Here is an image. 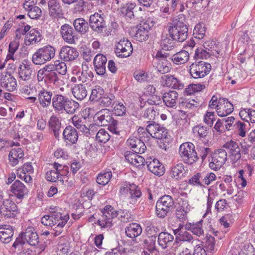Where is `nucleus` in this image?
<instances>
[{
	"mask_svg": "<svg viewBox=\"0 0 255 255\" xmlns=\"http://www.w3.org/2000/svg\"><path fill=\"white\" fill-rule=\"evenodd\" d=\"M97 125L100 126H109L111 124H117L118 121L114 120L111 115L109 110L102 109L97 112L94 117Z\"/></svg>",
	"mask_w": 255,
	"mask_h": 255,
	"instance_id": "9b49d317",
	"label": "nucleus"
},
{
	"mask_svg": "<svg viewBox=\"0 0 255 255\" xmlns=\"http://www.w3.org/2000/svg\"><path fill=\"white\" fill-rule=\"evenodd\" d=\"M21 235L25 242L30 246H35L39 243V237L33 228H27L24 232L21 233Z\"/></svg>",
	"mask_w": 255,
	"mask_h": 255,
	"instance_id": "393cba45",
	"label": "nucleus"
},
{
	"mask_svg": "<svg viewBox=\"0 0 255 255\" xmlns=\"http://www.w3.org/2000/svg\"><path fill=\"white\" fill-rule=\"evenodd\" d=\"M155 64L157 71L162 74L167 73L170 71L171 64L168 60L155 62Z\"/></svg>",
	"mask_w": 255,
	"mask_h": 255,
	"instance_id": "13d9d810",
	"label": "nucleus"
},
{
	"mask_svg": "<svg viewBox=\"0 0 255 255\" xmlns=\"http://www.w3.org/2000/svg\"><path fill=\"white\" fill-rule=\"evenodd\" d=\"M115 53L119 57H129L132 53L133 48L131 42L127 38L120 40L116 45Z\"/></svg>",
	"mask_w": 255,
	"mask_h": 255,
	"instance_id": "ddd939ff",
	"label": "nucleus"
},
{
	"mask_svg": "<svg viewBox=\"0 0 255 255\" xmlns=\"http://www.w3.org/2000/svg\"><path fill=\"white\" fill-rule=\"evenodd\" d=\"M115 97L112 94H104L103 97L98 101L103 107H108L111 105H114L115 103Z\"/></svg>",
	"mask_w": 255,
	"mask_h": 255,
	"instance_id": "052dcab7",
	"label": "nucleus"
},
{
	"mask_svg": "<svg viewBox=\"0 0 255 255\" xmlns=\"http://www.w3.org/2000/svg\"><path fill=\"white\" fill-rule=\"evenodd\" d=\"M175 208L173 198L168 195L160 197L156 202L155 211L157 216L164 218L168 214L171 213Z\"/></svg>",
	"mask_w": 255,
	"mask_h": 255,
	"instance_id": "7ed1b4c3",
	"label": "nucleus"
},
{
	"mask_svg": "<svg viewBox=\"0 0 255 255\" xmlns=\"http://www.w3.org/2000/svg\"><path fill=\"white\" fill-rule=\"evenodd\" d=\"M72 93L77 100L81 101L87 96L88 91L86 86L83 84H77L72 89Z\"/></svg>",
	"mask_w": 255,
	"mask_h": 255,
	"instance_id": "a19ab883",
	"label": "nucleus"
},
{
	"mask_svg": "<svg viewBox=\"0 0 255 255\" xmlns=\"http://www.w3.org/2000/svg\"><path fill=\"white\" fill-rule=\"evenodd\" d=\"M149 123L147 126V132L153 138L156 139L166 138L167 136V130L163 127L154 122H148Z\"/></svg>",
	"mask_w": 255,
	"mask_h": 255,
	"instance_id": "4468645a",
	"label": "nucleus"
},
{
	"mask_svg": "<svg viewBox=\"0 0 255 255\" xmlns=\"http://www.w3.org/2000/svg\"><path fill=\"white\" fill-rule=\"evenodd\" d=\"M135 7L134 3H127L121 7L120 11L124 16L131 19L134 17L133 9Z\"/></svg>",
	"mask_w": 255,
	"mask_h": 255,
	"instance_id": "09e8293b",
	"label": "nucleus"
},
{
	"mask_svg": "<svg viewBox=\"0 0 255 255\" xmlns=\"http://www.w3.org/2000/svg\"><path fill=\"white\" fill-rule=\"evenodd\" d=\"M78 55L77 50L69 46H63L59 51L60 58L64 62L73 61L78 57Z\"/></svg>",
	"mask_w": 255,
	"mask_h": 255,
	"instance_id": "f3484780",
	"label": "nucleus"
},
{
	"mask_svg": "<svg viewBox=\"0 0 255 255\" xmlns=\"http://www.w3.org/2000/svg\"><path fill=\"white\" fill-rule=\"evenodd\" d=\"M134 35L135 39L140 42L146 40L149 37V31L150 27L149 24L146 22H144L142 24L138 26Z\"/></svg>",
	"mask_w": 255,
	"mask_h": 255,
	"instance_id": "c85d7f7f",
	"label": "nucleus"
},
{
	"mask_svg": "<svg viewBox=\"0 0 255 255\" xmlns=\"http://www.w3.org/2000/svg\"><path fill=\"white\" fill-rule=\"evenodd\" d=\"M138 153L127 151L125 157L126 159L132 165L139 166L144 165L145 159L141 156L137 154Z\"/></svg>",
	"mask_w": 255,
	"mask_h": 255,
	"instance_id": "72a5a7b5",
	"label": "nucleus"
},
{
	"mask_svg": "<svg viewBox=\"0 0 255 255\" xmlns=\"http://www.w3.org/2000/svg\"><path fill=\"white\" fill-rule=\"evenodd\" d=\"M48 126L49 129L53 132L55 137L58 138L61 128V123L59 118L56 116H51L48 121Z\"/></svg>",
	"mask_w": 255,
	"mask_h": 255,
	"instance_id": "f704fd0d",
	"label": "nucleus"
},
{
	"mask_svg": "<svg viewBox=\"0 0 255 255\" xmlns=\"http://www.w3.org/2000/svg\"><path fill=\"white\" fill-rule=\"evenodd\" d=\"M156 237L154 235L147 236V238L143 241V243L146 250H148L149 252H157L156 250Z\"/></svg>",
	"mask_w": 255,
	"mask_h": 255,
	"instance_id": "603ef678",
	"label": "nucleus"
},
{
	"mask_svg": "<svg viewBox=\"0 0 255 255\" xmlns=\"http://www.w3.org/2000/svg\"><path fill=\"white\" fill-rule=\"evenodd\" d=\"M129 198L132 202L137 201L141 195V192L139 187L134 184L129 185Z\"/></svg>",
	"mask_w": 255,
	"mask_h": 255,
	"instance_id": "5fc2aeb1",
	"label": "nucleus"
},
{
	"mask_svg": "<svg viewBox=\"0 0 255 255\" xmlns=\"http://www.w3.org/2000/svg\"><path fill=\"white\" fill-rule=\"evenodd\" d=\"M69 172L68 166L55 162L53 164V169L46 173L45 178L48 181L55 182L59 181L63 184L64 181L63 177L66 176Z\"/></svg>",
	"mask_w": 255,
	"mask_h": 255,
	"instance_id": "39448f33",
	"label": "nucleus"
},
{
	"mask_svg": "<svg viewBox=\"0 0 255 255\" xmlns=\"http://www.w3.org/2000/svg\"><path fill=\"white\" fill-rule=\"evenodd\" d=\"M10 191L14 197L19 200L22 199L28 192L25 185L18 180H15L11 184Z\"/></svg>",
	"mask_w": 255,
	"mask_h": 255,
	"instance_id": "6ab92c4d",
	"label": "nucleus"
},
{
	"mask_svg": "<svg viewBox=\"0 0 255 255\" xmlns=\"http://www.w3.org/2000/svg\"><path fill=\"white\" fill-rule=\"evenodd\" d=\"M158 115V112H157L153 107H150L147 108L144 112L143 117L149 120V122H153L155 117Z\"/></svg>",
	"mask_w": 255,
	"mask_h": 255,
	"instance_id": "69168bd1",
	"label": "nucleus"
},
{
	"mask_svg": "<svg viewBox=\"0 0 255 255\" xmlns=\"http://www.w3.org/2000/svg\"><path fill=\"white\" fill-rule=\"evenodd\" d=\"M104 94L105 91L103 88L99 86H96L91 91L90 99L91 101L98 102Z\"/></svg>",
	"mask_w": 255,
	"mask_h": 255,
	"instance_id": "4d7b16f0",
	"label": "nucleus"
},
{
	"mask_svg": "<svg viewBox=\"0 0 255 255\" xmlns=\"http://www.w3.org/2000/svg\"><path fill=\"white\" fill-rule=\"evenodd\" d=\"M28 10V15L31 19H38L41 15L42 10L38 6H33Z\"/></svg>",
	"mask_w": 255,
	"mask_h": 255,
	"instance_id": "338daca9",
	"label": "nucleus"
},
{
	"mask_svg": "<svg viewBox=\"0 0 255 255\" xmlns=\"http://www.w3.org/2000/svg\"><path fill=\"white\" fill-rule=\"evenodd\" d=\"M232 130H234L240 136L244 137L246 136L247 131V124L243 122L237 121L234 125Z\"/></svg>",
	"mask_w": 255,
	"mask_h": 255,
	"instance_id": "864d4df0",
	"label": "nucleus"
},
{
	"mask_svg": "<svg viewBox=\"0 0 255 255\" xmlns=\"http://www.w3.org/2000/svg\"><path fill=\"white\" fill-rule=\"evenodd\" d=\"M102 215L98 219L97 223L102 228H110L113 226V219L118 217L119 220L124 223L132 221L130 213L127 210L116 211L111 205H106L101 210Z\"/></svg>",
	"mask_w": 255,
	"mask_h": 255,
	"instance_id": "f257e3e1",
	"label": "nucleus"
},
{
	"mask_svg": "<svg viewBox=\"0 0 255 255\" xmlns=\"http://www.w3.org/2000/svg\"><path fill=\"white\" fill-rule=\"evenodd\" d=\"M112 176L111 171L101 172L98 175L96 181L98 184L105 186L109 182Z\"/></svg>",
	"mask_w": 255,
	"mask_h": 255,
	"instance_id": "bf43d9fd",
	"label": "nucleus"
},
{
	"mask_svg": "<svg viewBox=\"0 0 255 255\" xmlns=\"http://www.w3.org/2000/svg\"><path fill=\"white\" fill-rule=\"evenodd\" d=\"M60 33L63 40L69 44L75 43V35L72 27L68 24H64L60 28Z\"/></svg>",
	"mask_w": 255,
	"mask_h": 255,
	"instance_id": "bb28decb",
	"label": "nucleus"
},
{
	"mask_svg": "<svg viewBox=\"0 0 255 255\" xmlns=\"http://www.w3.org/2000/svg\"><path fill=\"white\" fill-rule=\"evenodd\" d=\"M79 108V104L74 100H70L68 98L65 103L64 111L69 114H74Z\"/></svg>",
	"mask_w": 255,
	"mask_h": 255,
	"instance_id": "6e6d98bb",
	"label": "nucleus"
},
{
	"mask_svg": "<svg viewBox=\"0 0 255 255\" xmlns=\"http://www.w3.org/2000/svg\"><path fill=\"white\" fill-rule=\"evenodd\" d=\"M0 85L8 92H13L16 89L17 82L15 78L9 74L1 80Z\"/></svg>",
	"mask_w": 255,
	"mask_h": 255,
	"instance_id": "e433bc0d",
	"label": "nucleus"
},
{
	"mask_svg": "<svg viewBox=\"0 0 255 255\" xmlns=\"http://www.w3.org/2000/svg\"><path fill=\"white\" fill-rule=\"evenodd\" d=\"M241 119L248 122L255 123V110L251 109H244L240 112Z\"/></svg>",
	"mask_w": 255,
	"mask_h": 255,
	"instance_id": "de8ad7c7",
	"label": "nucleus"
},
{
	"mask_svg": "<svg viewBox=\"0 0 255 255\" xmlns=\"http://www.w3.org/2000/svg\"><path fill=\"white\" fill-rule=\"evenodd\" d=\"M50 64L56 72L59 74L60 77L66 74L67 72V66L64 62L57 60L54 61L53 63H50Z\"/></svg>",
	"mask_w": 255,
	"mask_h": 255,
	"instance_id": "8fccbe9b",
	"label": "nucleus"
},
{
	"mask_svg": "<svg viewBox=\"0 0 255 255\" xmlns=\"http://www.w3.org/2000/svg\"><path fill=\"white\" fill-rule=\"evenodd\" d=\"M17 210V206L12 201L6 199L0 206V213L5 219L14 218Z\"/></svg>",
	"mask_w": 255,
	"mask_h": 255,
	"instance_id": "2eb2a0df",
	"label": "nucleus"
},
{
	"mask_svg": "<svg viewBox=\"0 0 255 255\" xmlns=\"http://www.w3.org/2000/svg\"><path fill=\"white\" fill-rule=\"evenodd\" d=\"M189 58V53L185 50H181L172 56L171 60L174 64L180 65L186 63Z\"/></svg>",
	"mask_w": 255,
	"mask_h": 255,
	"instance_id": "c03bdc74",
	"label": "nucleus"
},
{
	"mask_svg": "<svg viewBox=\"0 0 255 255\" xmlns=\"http://www.w3.org/2000/svg\"><path fill=\"white\" fill-rule=\"evenodd\" d=\"M199 106V103L194 100L188 101V100H184L179 103V107L185 110L193 109Z\"/></svg>",
	"mask_w": 255,
	"mask_h": 255,
	"instance_id": "e2e57ef3",
	"label": "nucleus"
},
{
	"mask_svg": "<svg viewBox=\"0 0 255 255\" xmlns=\"http://www.w3.org/2000/svg\"><path fill=\"white\" fill-rule=\"evenodd\" d=\"M50 215L57 226L55 228H63L69 219L68 215L62 216V209L58 207L51 206L49 208Z\"/></svg>",
	"mask_w": 255,
	"mask_h": 255,
	"instance_id": "f8f14e48",
	"label": "nucleus"
},
{
	"mask_svg": "<svg viewBox=\"0 0 255 255\" xmlns=\"http://www.w3.org/2000/svg\"><path fill=\"white\" fill-rule=\"evenodd\" d=\"M174 40L169 34L163 35L160 43L162 49L167 51L172 50L175 45Z\"/></svg>",
	"mask_w": 255,
	"mask_h": 255,
	"instance_id": "49530a36",
	"label": "nucleus"
},
{
	"mask_svg": "<svg viewBox=\"0 0 255 255\" xmlns=\"http://www.w3.org/2000/svg\"><path fill=\"white\" fill-rule=\"evenodd\" d=\"M67 98V97L61 94L54 95L52 100V104L54 110L57 112L63 113Z\"/></svg>",
	"mask_w": 255,
	"mask_h": 255,
	"instance_id": "cd10ccee",
	"label": "nucleus"
},
{
	"mask_svg": "<svg viewBox=\"0 0 255 255\" xmlns=\"http://www.w3.org/2000/svg\"><path fill=\"white\" fill-rule=\"evenodd\" d=\"M203 246L209 253H211L214 251L215 247L214 238L211 235H207Z\"/></svg>",
	"mask_w": 255,
	"mask_h": 255,
	"instance_id": "680f3d73",
	"label": "nucleus"
},
{
	"mask_svg": "<svg viewBox=\"0 0 255 255\" xmlns=\"http://www.w3.org/2000/svg\"><path fill=\"white\" fill-rule=\"evenodd\" d=\"M127 143L130 146L134 152L138 154L144 153L146 149L144 143L139 137L134 136L129 137L127 141Z\"/></svg>",
	"mask_w": 255,
	"mask_h": 255,
	"instance_id": "4be33fe9",
	"label": "nucleus"
},
{
	"mask_svg": "<svg viewBox=\"0 0 255 255\" xmlns=\"http://www.w3.org/2000/svg\"><path fill=\"white\" fill-rule=\"evenodd\" d=\"M216 120V115L214 112L208 110L204 116V122L210 127H212Z\"/></svg>",
	"mask_w": 255,
	"mask_h": 255,
	"instance_id": "774afa93",
	"label": "nucleus"
},
{
	"mask_svg": "<svg viewBox=\"0 0 255 255\" xmlns=\"http://www.w3.org/2000/svg\"><path fill=\"white\" fill-rule=\"evenodd\" d=\"M146 163L148 169L154 174L158 176L164 174V166L158 159L153 158L151 161Z\"/></svg>",
	"mask_w": 255,
	"mask_h": 255,
	"instance_id": "c756f323",
	"label": "nucleus"
},
{
	"mask_svg": "<svg viewBox=\"0 0 255 255\" xmlns=\"http://www.w3.org/2000/svg\"><path fill=\"white\" fill-rule=\"evenodd\" d=\"M110 135L109 133L104 129L99 130L96 136V139L99 142L106 143L109 140Z\"/></svg>",
	"mask_w": 255,
	"mask_h": 255,
	"instance_id": "0e129e2a",
	"label": "nucleus"
},
{
	"mask_svg": "<svg viewBox=\"0 0 255 255\" xmlns=\"http://www.w3.org/2000/svg\"><path fill=\"white\" fill-rule=\"evenodd\" d=\"M209 43L206 42L203 44L205 49L202 48H197L195 51L194 58L198 59H207L211 55H215L217 56L213 51L212 47H209Z\"/></svg>",
	"mask_w": 255,
	"mask_h": 255,
	"instance_id": "2f4dec72",
	"label": "nucleus"
},
{
	"mask_svg": "<svg viewBox=\"0 0 255 255\" xmlns=\"http://www.w3.org/2000/svg\"><path fill=\"white\" fill-rule=\"evenodd\" d=\"M107 57L102 54H98L94 59V66L95 70L98 75L106 77L108 76L106 74Z\"/></svg>",
	"mask_w": 255,
	"mask_h": 255,
	"instance_id": "dca6fc26",
	"label": "nucleus"
},
{
	"mask_svg": "<svg viewBox=\"0 0 255 255\" xmlns=\"http://www.w3.org/2000/svg\"><path fill=\"white\" fill-rule=\"evenodd\" d=\"M52 93L45 89L39 91L37 95V102L41 107L45 108L50 106L52 103Z\"/></svg>",
	"mask_w": 255,
	"mask_h": 255,
	"instance_id": "a878e982",
	"label": "nucleus"
},
{
	"mask_svg": "<svg viewBox=\"0 0 255 255\" xmlns=\"http://www.w3.org/2000/svg\"><path fill=\"white\" fill-rule=\"evenodd\" d=\"M223 147L228 150L229 158L232 164L236 167L241 162V149L238 142L230 140L223 145Z\"/></svg>",
	"mask_w": 255,
	"mask_h": 255,
	"instance_id": "6e6552de",
	"label": "nucleus"
},
{
	"mask_svg": "<svg viewBox=\"0 0 255 255\" xmlns=\"http://www.w3.org/2000/svg\"><path fill=\"white\" fill-rule=\"evenodd\" d=\"M168 29L170 36L175 41L182 42L187 38L188 28L183 22L174 21L168 27Z\"/></svg>",
	"mask_w": 255,
	"mask_h": 255,
	"instance_id": "423d86ee",
	"label": "nucleus"
},
{
	"mask_svg": "<svg viewBox=\"0 0 255 255\" xmlns=\"http://www.w3.org/2000/svg\"><path fill=\"white\" fill-rule=\"evenodd\" d=\"M234 111L233 105L227 98H220L219 105L216 110L218 115L221 117H226Z\"/></svg>",
	"mask_w": 255,
	"mask_h": 255,
	"instance_id": "aec40b11",
	"label": "nucleus"
},
{
	"mask_svg": "<svg viewBox=\"0 0 255 255\" xmlns=\"http://www.w3.org/2000/svg\"><path fill=\"white\" fill-rule=\"evenodd\" d=\"M56 50L54 47L47 45L38 48L32 54V63L37 65H41L50 61L55 56Z\"/></svg>",
	"mask_w": 255,
	"mask_h": 255,
	"instance_id": "f03ea898",
	"label": "nucleus"
},
{
	"mask_svg": "<svg viewBox=\"0 0 255 255\" xmlns=\"http://www.w3.org/2000/svg\"><path fill=\"white\" fill-rule=\"evenodd\" d=\"M75 30L81 34H85L89 30V24L83 18L75 19L73 22Z\"/></svg>",
	"mask_w": 255,
	"mask_h": 255,
	"instance_id": "37998d69",
	"label": "nucleus"
},
{
	"mask_svg": "<svg viewBox=\"0 0 255 255\" xmlns=\"http://www.w3.org/2000/svg\"><path fill=\"white\" fill-rule=\"evenodd\" d=\"M142 231L140 225L135 223H130L125 228V233L127 236L132 241L141 235Z\"/></svg>",
	"mask_w": 255,
	"mask_h": 255,
	"instance_id": "7c9ffc66",
	"label": "nucleus"
},
{
	"mask_svg": "<svg viewBox=\"0 0 255 255\" xmlns=\"http://www.w3.org/2000/svg\"><path fill=\"white\" fill-rule=\"evenodd\" d=\"M14 234V227L7 224L0 225V241L7 244L11 240Z\"/></svg>",
	"mask_w": 255,
	"mask_h": 255,
	"instance_id": "b1692460",
	"label": "nucleus"
},
{
	"mask_svg": "<svg viewBox=\"0 0 255 255\" xmlns=\"http://www.w3.org/2000/svg\"><path fill=\"white\" fill-rule=\"evenodd\" d=\"M173 240V236L167 232H161L158 235L157 243L162 249H165L170 247Z\"/></svg>",
	"mask_w": 255,
	"mask_h": 255,
	"instance_id": "473e14b6",
	"label": "nucleus"
},
{
	"mask_svg": "<svg viewBox=\"0 0 255 255\" xmlns=\"http://www.w3.org/2000/svg\"><path fill=\"white\" fill-rule=\"evenodd\" d=\"M42 35L40 32L35 29H32L26 34L24 43L26 45H30L39 42L41 40Z\"/></svg>",
	"mask_w": 255,
	"mask_h": 255,
	"instance_id": "c9c22d12",
	"label": "nucleus"
},
{
	"mask_svg": "<svg viewBox=\"0 0 255 255\" xmlns=\"http://www.w3.org/2000/svg\"><path fill=\"white\" fill-rule=\"evenodd\" d=\"M178 153L184 163L188 165H192L199 159L195 145L190 142L182 143L179 148Z\"/></svg>",
	"mask_w": 255,
	"mask_h": 255,
	"instance_id": "20e7f679",
	"label": "nucleus"
},
{
	"mask_svg": "<svg viewBox=\"0 0 255 255\" xmlns=\"http://www.w3.org/2000/svg\"><path fill=\"white\" fill-rule=\"evenodd\" d=\"M46 80L45 82L50 84H57L60 79L59 74H57L50 64L45 65Z\"/></svg>",
	"mask_w": 255,
	"mask_h": 255,
	"instance_id": "4c0bfd02",
	"label": "nucleus"
},
{
	"mask_svg": "<svg viewBox=\"0 0 255 255\" xmlns=\"http://www.w3.org/2000/svg\"><path fill=\"white\" fill-rule=\"evenodd\" d=\"M47 5L50 17L57 19L63 17V10L58 0H48Z\"/></svg>",
	"mask_w": 255,
	"mask_h": 255,
	"instance_id": "a211bd4d",
	"label": "nucleus"
},
{
	"mask_svg": "<svg viewBox=\"0 0 255 255\" xmlns=\"http://www.w3.org/2000/svg\"><path fill=\"white\" fill-rule=\"evenodd\" d=\"M32 65L28 61H24L18 68V76L20 80L26 81L31 79Z\"/></svg>",
	"mask_w": 255,
	"mask_h": 255,
	"instance_id": "5701e85b",
	"label": "nucleus"
},
{
	"mask_svg": "<svg viewBox=\"0 0 255 255\" xmlns=\"http://www.w3.org/2000/svg\"><path fill=\"white\" fill-rule=\"evenodd\" d=\"M192 130L195 136L198 137L201 139H206V137L209 133L208 128L203 126H195Z\"/></svg>",
	"mask_w": 255,
	"mask_h": 255,
	"instance_id": "3c124183",
	"label": "nucleus"
},
{
	"mask_svg": "<svg viewBox=\"0 0 255 255\" xmlns=\"http://www.w3.org/2000/svg\"><path fill=\"white\" fill-rule=\"evenodd\" d=\"M62 134L64 142L70 145L76 143L79 137L77 130L71 126H67Z\"/></svg>",
	"mask_w": 255,
	"mask_h": 255,
	"instance_id": "412c9836",
	"label": "nucleus"
},
{
	"mask_svg": "<svg viewBox=\"0 0 255 255\" xmlns=\"http://www.w3.org/2000/svg\"><path fill=\"white\" fill-rule=\"evenodd\" d=\"M211 70L210 63L203 61H195L190 66L189 72L194 79L203 78L207 75Z\"/></svg>",
	"mask_w": 255,
	"mask_h": 255,
	"instance_id": "0eeeda50",
	"label": "nucleus"
},
{
	"mask_svg": "<svg viewBox=\"0 0 255 255\" xmlns=\"http://www.w3.org/2000/svg\"><path fill=\"white\" fill-rule=\"evenodd\" d=\"M86 119L85 117L75 115L71 119V121L72 124L77 129L83 133H87L89 132V129L85 125Z\"/></svg>",
	"mask_w": 255,
	"mask_h": 255,
	"instance_id": "58836bf2",
	"label": "nucleus"
},
{
	"mask_svg": "<svg viewBox=\"0 0 255 255\" xmlns=\"http://www.w3.org/2000/svg\"><path fill=\"white\" fill-rule=\"evenodd\" d=\"M185 173L184 166L182 163H178L171 168V177L176 180H178L182 178Z\"/></svg>",
	"mask_w": 255,
	"mask_h": 255,
	"instance_id": "a18cd8bd",
	"label": "nucleus"
},
{
	"mask_svg": "<svg viewBox=\"0 0 255 255\" xmlns=\"http://www.w3.org/2000/svg\"><path fill=\"white\" fill-rule=\"evenodd\" d=\"M178 98V94L176 91H169L163 95L162 100L167 107L173 108L176 106Z\"/></svg>",
	"mask_w": 255,
	"mask_h": 255,
	"instance_id": "ea45409f",
	"label": "nucleus"
},
{
	"mask_svg": "<svg viewBox=\"0 0 255 255\" xmlns=\"http://www.w3.org/2000/svg\"><path fill=\"white\" fill-rule=\"evenodd\" d=\"M177 240H179L180 241L191 242L192 244H195L197 242V240H194L192 235L186 230L183 232L181 231L180 233L179 232L178 233V235L176 236V241L174 243L173 246H174V248H180L181 247V245H178L179 243L177 241Z\"/></svg>",
	"mask_w": 255,
	"mask_h": 255,
	"instance_id": "79ce46f5",
	"label": "nucleus"
},
{
	"mask_svg": "<svg viewBox=\"0 0 255 255\" xmlns=\"http://www.w3.org/2000/svg\"><path fill=\"white\" fill-rule=\"evenodd\" d=\"M106 16L101 10L99 12H95L90 15L89 20V25L92 30L98 34L103 33L107 28Z\"/></svg>",
	"mask_w": 255,
	"mask_h": 255,
	"instance_id": "1a4fd4ad",
	"label": "nucleus"
},
{
	"mask_svg": "<svg viewBox=\"0 0 255 255\" xmlns=\"http://www.w3.org/2000/svg\"><path fill=\"white\" fill-rule=\"evenodd\" d=\"M227 156V152L223 149H219L215 151L209 157V167L214 170H219L225 163Z\"/></svg>",
	"mask_w": 255,
	"mask_h": 255,
	"instance_id": "9d476101",
	"label": "nucleus"
}]
</instances>
